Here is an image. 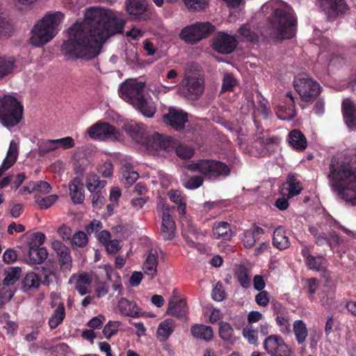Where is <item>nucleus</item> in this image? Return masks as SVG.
<instances>
[{
	"mask_svg": "<svg viewBox=\"0 0 356 356\" xmlns=\"http://www.w3.org/2000/svg\"><path fill=\"white\" fill-rule=\"evenodd\" d=\"M57 149L55 139L41 141L38 144V154L40 156H44L47 153L55 151Z\"/></svg>",
	"mask_w": 356,
	"mask_h": 356,
	"instance_id": "obj_52",
	"label": "nucleus"
},
{
	"mask_svg": "<svg viewBox=\"0 0 356 356\" xmlns=\"http://www.w3.org/2000/svg\"><path fill=\"white\" fill-rule=\"evenodd\" d=\"M158 256L156 250H151L143 264L144 273L153 279L157 275Z\"/></svg>",
	"mask_w": 356,
	"mask_h": 356,
	"instance_id": "obj_30",
	"label": "nucleus"
},
{
	"mask_svg": "<svg viewBox=\"0 0 356 356\" xmlns=\"http://www.w3.org/2000/svg\"><path fill=\"white\" fill-rule=\"evenodd\" d=\"M120 313L127 316L138 318L140 316V308L135 302L122 298L118 302Z\"/></svg>",
	"mask_w": 356,
	"mask_h": 356,
	"instance_id": "obj_29",
	"label": "nucleus"
},
{
	"mask_svg": "<svg viewBox=\"0 0 356 356\" xmlns=\"http://www.w3.org/2000/svg\"><path fill=\"white\" fill-rule=\"evenodd\" d=\"M278 118L282 120H291L296 115L294 97L288 92L275 110Z\"/></svg>",
	"mask_w": 356,
	"mask_h": 356,
	"instance_id": "obj_18",
	"label": "nucleus"
},
{
	"mask_svg": "<svg viewBox=\"0 0 356 356\" xmlns=\"http://www.w3.org/2000/svg\"><path fill=\"white\" fill-rule=\"evenodd\" d=\"M18 156L17 145L15 142L12 140L10 143L7 154L1 165L0 166V177L3 174L11 168L16 162Z\"/></svg>",
	"mask_w": 356,
	"mask_h": 356,
	"instance_id": "obj_27",
	"label": "nucleus"
},
{
	"mask_svg": "<svg viewBox=\"0 0 356 356\" xmlns=\"http://www.w3.org/2000/svg\"><path fill=\"white\" fill-rule=\"evenodd\" d=\"M65 314V305L63 302H60L54 310L52 315L49 319L48 324L49 327L54 330L60 325L63 323Z\"/></svg>",
	"mask_w": 356,
	"mask_h": 356,
	"instance_id": "obj_36",
	"label": "nucleus"
},
{
	"mask_svg": "<svg viewBox=\"0 0 356 356\" xmlns=\"http://www.w3.org/2000/svg\"><path fill=\"white\" fill-rule=\"evenodd\" d=\"M40 284L39 275L35 273H29L23 278L22 288L24 291L27 292L38 289Z\"/></svg>",
	"mask_w": 356,
	"mask_h": 356,
	"instance_id": "obj_41",
	"label": "nucleus"
},
{
	"mask_svg": "<svg viewBox=\"0 0 356 356\" xmlns=\"http://www.w3.org/2000/svg\"><path fill=\"white\" fill-rule=\"evenodd\" d=\"M191 334L196 339H202L207 342L213 339V331L211 326L201 323L191 325Z\"/></svg>",
	"mask_w": 356,
	"mask_h": 356,
	"instance_id": "obj_25",
	"label": "nucleus"
},
{
	"mask_svg": "<svg viewBox=\"0 0 356 356\" xmlns=\"http://www.w3.org/2000/svg\"><path fill=\"white\" fill-rule=\"evenodd\" d=\"M286 184L288 186V198L299 195L302 190L301 182L295 174L287 176Z\"/></svg>",
	"mask_w": 356,
	"mask_h": 356,
	"instance_id": "obj_39",
	"label": "nucleus"
},
{
	"mask_svg": "<svg viewBox=\"0 0 356 356\" xmlns=\"http://www.w3.org/2000/svg\"><path fill=\"white\" fill-rule=\"evenodd\" d=\"M328 177L334 189L355 181L356 154L350 158L332 159Z\"/></svg>",
	"mask_w": 356,
	"mask_h": 356,
	"instance_id": "obj_4",
	"label": "nucleus"
},
{
	"mask_svg": "<svg viewBox=\"0 0 356 356\" xmlns=\"http://www.w3.org/2000/svg\"><path fill=\"white\" fill-rule=\"evenodd\" d=\"M126 10L133 20L145 21L149 18L147 4L144 0H127Z\"/></svg>",
	"mask_w": 356,
	"mask_h": 356,
	"instance_id": "obj_19",
	"label": "nucleus"
},
{
	"mask_svg": "<svg viewBox=\"0 0 356 356\" xmlns=\"http://www.w3.org/2000/svg\"><path fill=\"white\" fill-rule=\"evenodd\" d=\"M106 181L100 180L98 175L91 174L87 176L86 186L87 189L93 194L92 204L95 209H100L104 204L106 194L104 190Z\"/></svg>",
	"mask_w": 356,
	"mask_h": 356,
	"instance_id": "obj_10",
	"label": "nucleus"
},
{
	"mask_svg": "<svg viewBox=\"0 0 356 356\" xmlns=\"http://www.w3.org/2000/svg\"><path fill=\"white\" fill-rule=\"evenodd\" d=\"M238 45L236 37L225 32H219L213 39L212 47L222 54L232 53Z\"/></svg>",
	"mask_w": 356,
	"mask_h": 356,
	"instance_id": "obj_16",
	"label": "nucleus"
},
{
	"mask_svg": "<svg viewBox=\"0 0 356 356\" xmlns=\"http://www.w3.org/2000/svg\"><path fill=\"white\" fill-rule=\"evenodd\" d=\"M218 334L220 338L225 342L234 345L237 337L234 336V331L232 326L227 322L220 321L218 324Z\"/></svg>",
	"mask_w": 356,
	"mask_h": 356,
	"instance_id": "obj_32",
	"label": "nucleus"
},
{
	"mask_svg": "<svg viewBox=\"0 0 356 356\" xmlns=\"http://www.w3.org/2000/svg\"><path fill=\"white\" fill-rule=\"evenodd\" d=\"M122 181L126 187L133 185L139 177L138 172L134 170L131 163H127L122 168Z\"/></svg>",
	"mask_w": 356,
	"mask_h": 356,
	"instance_id": "obj_34",
	"label": "nucleus"
},
{
	"mask_svg": "<svg viewBox=\"0 0 356 356\" xmlns=\"http://www.w3.org/2000/svg\"><path fill=\"white\" fill-rule=\"evenodd\" d=\"M175 327V322L172 318H167L161 322L158 327L157 334L166 340L174 332Z\"/></svg>",
	"mask_w": 356,
	"mask_h": 356,
	"instance_id": "obj_44",
	"label": "nucleus"
},
{
	"mask_svg": "<svg viewBox=\"0 0 356 356\" xmlns=\"http://www.w3.org/2000/svg\"><path fill=\"white\" fill-rule=\"evenodd\" d=\"M338 192L341 198L346 202H350L353 205L356 204V181L350 184L334 188Z\"/></svg>",
	"mask_w": 356,
	"mask_h": 356,
	"instance_id": "obj_33",
	"label": "nucleus"
},
{
	"mask_svg": "<svg viewBox=\"0 0 356 356\" xmlns=\"http://www.w3.org/2000/svg\"><path fill=\"white\" fill-rule=\"evenodd\" d=\"M142 145H145L149 150L170 152L175 148L176 143L173 138L156 132L150 136L147 134Z\"/></svg>",
	"mask_w": 356,
	"mask_h": 356,
	"instance_id": "obj_13",
	"label": "nucleus"
},
{
	"mask_svg": "<svg viewBox=\"0 0 356 356\" xmlns=\"http://www.w3.org/2000/svg\"><path fill=\"white\" fill-rule=\"evenodd\" d=\"M42 348L49 351L53 356H66L70 352V346L65 343L53 346L49 342L45 341L42 344Z\"/></svg>",
	"mask_w": 356,
	"mask_h": 356,
	"instance_id": "obj_40",
	"label": "nucleus"
},
{
	"mask_svg": "<svg viewBox=\"0 0 356 356\" xmlns=\"http://www.w3.org/2000/svg\"><path fill=\"white\" fill-rule=\"evenodd\" d=\"M275 321L280 332L284 334H289L291 332L289 312L284 314H280V316H275Z\"/></svg>",
	"mask_w": 356,
	"mask_h": 356,
	"instance_id": "obj_49",
	"label": "nucleus"
},
{
	"mask_svg": "<svg viewBox=\"0 0 356 356\" xmlns=\"http://www.w3.org/2000/svg\"><path fill=\"white\" fill-rule=\"evenodd\" d=\"M124 131L136 143L142 144L147 136L146 127L135 121L127 122L123 126Z\"/></svg>",
	"mask_w": 356,
	"mask_h": 356,
	"instance_id": "obj_21",
	"label": "nucleus"
},
{
	"mask_svg": "<svg viewBox=\"0 0 356 356\" xmlns=\"http://www.w3.org/2000/svg\"><path fill=\"white\" fill-rule=\"evenodd\" d=\"M326 262V259L323 256H312L307 261L305 264L308 268L311 270H315L316 271H325L326 268L324 264Z\"/></svg>",
	"mask_w": 356,
	"mask_h": 356,
	"instance_id": "obj_47",
	"label": "nucleus"
},
{
	"mask_svg": "<svg viewBox=\"0 0 356 356\" xmlns=\"http://www.w3.org/2000/svg\"><path fill=\"white\" fill-rule=\"evenodd\" d=\"M264 234V229L258 226H254L252 229L245 230L241 238L245 248H252Z\"/></svg>",
	"mask_w": 356,
	"mask_h": 356,
	"instance_id": "obj_26",
	"label": "nucleus"
},
{
	"mask_svg": "<svg viewBox=\"0 0 356 356\" xmlns=\"http://www.w3.org/2000/svg\"><path fill=\"white\" fill-rule=\"evenodd\" d=\"M293 86L302 101L305 102L316 99L322 90L320 84L305 74L296 76Z\"/></svg>",
	"mask_w": 356,
	"mask_h": 356,
	"instance_id": "obj_7",
	"label": "nucleus"
},
{
	"mask_svg": "<svg viewBox=\"0 0 356 356\" xmlns=\"http://www.w3.org/2000/svg\"><path fill=\"white\" fill-rule=\"evenodd\" d=\"M167 313L178 318L184 317L186 314V302L184 299L177 301L170 300Z\"/></svg>",
	"mask_w": 356,
	"mask_h": 356,
	"instance_id": "obj_38",
	"label": "nucleus"
},
{
	"mask_svg": "<svg viewBox=\"0 0 356 356\" xmlns=\"http://www.w3.org/2000/svg\"><path fill=\"white\" fill-rule=\"evenodd\" d=\"M63 18L58 12L45 15L32 29L31 43L35 47H41L51 41L58 33L57 27Z\"/></svg>",
	"mask_w": 356,
	"mask_h": 356,
	"instance_id": "obj_5",
	"label": "nucleus"
},
{
	"mask_svg": "<svg viewBox=\"0 0 356 356\" xmlns=\"http://www.w3.org/2000/svg\"><path fill=\"white\" fill-rule=\"evenodd\" d=\"M26 262L29 265L42 264L48 257V252L45 248L39 247L33 243L28 247Z\"/></svg>",
	"mask_w": 356,
	"mask_h": 356,
	"instance_id": "obj_24",
	"label": "nucleus"
},
{
	"mask_svg": "<svg viewBox=\"0 0 356 356\" xmlns=\"http://www.w3.org/2000/svg\"><path fill=\"white\" fill-rule=\"evenodd\" d=\"M238 33L242 37L243 40L255 43L258 41V35L252 31L248 25L243 24L238 29Z\"/></svg>",
	"mask_w": 356,
	"mask_h": 356,
	"instance_id": "obj_50",
	"label": "nucleus"
},
{
	"mask_svg": "<svg viewBox=\"0 0 356 356\" xmlns=\"http://www.w3.org/2000/svg\"><path fill=\"white\" fill-rule=\"evenodd\" d=\"M293 330L298 343H303L308 335L306 324L302 320L295 321Z\"/></svg>",
	"mask_w": 356,
	"mask_h": 356,
	"instance_id": "obj_45",
	"label": "nucleus"
},
{
	"mask_svg": "<svg viewBox=\"0 0 356 356\" xmlns=\"http://www.w3.org/2000/svg\"><path fill=\"white\" fill-rule=\"evenodd\" d=\"M106 250L109 254H116L121 248L120 241L116 239L110 240L105 245Z\"/></svg>",
	"mask_w": 356,
	"mask_h": 356,
	"instance_id": "obj_64",
	"label": "nucleus"
},
{
	"mask_svg": "<svg viewBox=\"0 0 356 356\" xmlns=\"http://www.w3.org/2000/svg\"><path fill=\"white\" fill-rule=\"evenodd\" d=\"M24 106L15 97L4 95L0 97V123L5 127L17 126L21 122Z\"/></svg>",
	"mask_w": 356,
	"mask_h": 356,
	"instance_id": "obj_6",
	"label": "nucleus"
},
{
	"mask_svg": "<svg viewBox=\"0 0 356 356\" xmlns=\"http://www.w3.org/2000/svg\"><path fill=\"white\" fill-rule=\"evenodd\" d=\"M14 64V58L0 56V79L12 74Z\"/></svg>",
	"mask_w": 356,
	"mask_h": 356,
	"instance_id": "obj_46",
	"label": "nucleus"
},
{
	"mask_svg": "<svg viewBox=\"0 0 356 356\" xmlns=\"http://www.w3.org/2000/svg\"><path fill=\"white\" fill-rule=\"evenodd\" d=\"M14 296V291L9 286H4L0 289V304L3 307Z\"/></svg>",
	"mask_w": 356,
	"mask_h": 356,
	"instance_id": "obj_60",
	"label": "nucleus"
},
{
	"mask_svg": "<svg viewBox=\"0 0 356 356\" xmlns=\"http://www.w3.org/2000/svg\"><path fill=\"white\" fill-rule=\"evenodd\" d=\"M236 276L243 288L248 289L250 287V278L245 268H241L236 273Z\"/></svg>",
	"mask_w": 356,
	"mask_h": 356,
	"instance_id": "obj_57",
	"label": "nucleus"
},
{
	"mask_svg": "<svg viewBox=\"0 0 356 356\" xmlns=\"http://www.w3.org/2000/svg\"><path fill=\"white\" fill-rule=\"evenodd\" d=\"M88 133L91 138L99 140H115L120 137V133L116 127L108 122H97L88 129Z\"/></svg>",
	"mask_w": 356,
	"mask_h": 356,
	"instance_id": "obj_12",
	"label": "nucleus"
},
{
	"mask_svg": "<svg viewBox=\"0 0 356 356\" xmlns=\"http://www.w3.org/2000/svg\"><path fill=\"white\" fill-rule=\"evenodd\" d=\"M163 122L176 131H182L188 122L186 112L175 107H169L168 113L163 116Z\"/></svg>",
	"mask_w": 356,
	"mask_h": 356,
	"instance_id": "obj_14",
	"label": "nucleus"
},
{
	"mask_svg": "<svg viewBox=\"0 0 356 356\" xmlns=\"http://www.w3.org/2000/svg\"><path fill=\"white\" fill-rule=\"evenodd\" d=\"M273 245L280 250H285L289 246V238L286 236L282 227H278L275 229L273 236Z\"/></svg>",
	"mask_w": 356,
	"mask_h": 356,
	"instance_id": "obj_37",
	"label": "nucleus"
},
{
	"mask_svg": "<svg viewBox=\"0 0 356 356\" xmlns=\"http://www.w3.org/2000/svg\"><path fill=\"white\" fill-rule=\"evenodd\" d=\"M70 242L72 246L84 248L88 243V238L85 232L78 231L73 234Z\"/></svg>",
	"mask_w": 356,
	"mask_h": 356,
	"instance_id": "obj_53",
	"label": "nucleus"
},
{
	"mask_svg": "<svg viewBox=\"0 0 356 356\" xmlns=\"http://www.w3.org/2000/svg\"><path fill=\"white\" fill-rule=\"evenodd\" d=\"M289 143L295 149L304 150L307 147V139L298 129H293L289 135Z\"/></svg>",
	"mask_w": 356,
	"mask_h": 356,
	"instance_id": "obj_35",
	"label": "nucleus"
},
{
	"mask_svg": "<svg viewBox=\"0 0 356 356\" xmlns=\"http://www.w3.org/2000/svg\"><path fill=\"white\" fill-rule=\"evenodd\" d=\"M203 164L202 175L208 180H219L230 175V168L222 161L213 159H203Z\"/></svg>",
	"mask_w": 356,
	"mask_h": 356,
	"instance_id": "obj_9",
	"label": "nucleus"
},
{
	"mask_svg": "<svg viewBox=\"0 0 356 356\" xmlns=\"http://www.w3.org/2000/svg\"><path fill=\"white\" fill-rule=\"evenodd\" d=\"M120 323L118 321H109L103 329V334L106 339H110L115 334L118 330Z\"/></svg>",
	"mask_w": 356,
	"mask_h": 356,
	"instance_id": "obj_59",
	"label": "nucleus"
},
{
	"mask_svg": "<svg viewBox=\"0 0 356 356\" xmlns=\"http://www.w3.org/2000/svg\"><path fill=\"white\" fill-rule=\"evenodd\" d=\"M318 5L330 21L344 15L348 8L346 0H318Z\"/></svg>",
	"mask_w": 356,
	"mask_h": 356,
	"instance_id": "obj_15",
	"label": "nucleus"
},
{
	"mask_svg": "<svg viewBox=\"0 0 356 356\" xmlns=\"http://www.w3.org/2000/svg\"><path fill=\"white\" fill-rule=\"evenodd\" d=\"M124 24L125 21L110 9L89 8L83 24L69 29V38L63 42L61 52L68 60H91L99 54L102 44L111 36L122 33Z\"/></svg>",
	"mask_w": 356,
	"mask_h": 356,
	"instance_id": "obj_1",
	"label": "nucleus"
},
{
	"mask_svg": "<svg viewBox=\"0 0 356 356\" xmlns=\"http://www.w3.org/2000/svg\"><path fill=\"white\" fill-rule=\"evenodd\" d=\"M145 86L144 82H124L120 88V97L131 104L145 117L152 118L156 113V107L152 97L145 94Z\"/></svg>",
	"mask_w": 356,
	"mask_h": 356,
	"instance_id": "obj_2",
	"label": "nucleus"
},
{
	"mask_svg": "<svg viewBox=\"0 0 356 356\" xmlns=\"http://www.w3.org/2000/svg\"><path fill=\"white\" fill-rule=\"evenodd\" d=\"M70 195L74 204H81L85 198L83 184L80 179L74 178L70 183Z\"/></svg>",
	"mask_w": 356,
	"mask_h": 356,
	"instance_id": "obj_31",
	"label": "nucleus"
},
{
	"mask_svg": "<svg viewBox=\"0 0 356 356\" xmlns=\"http://www.w3.org/2000/svg\"><path fill=\"white\" fill-rule=\"evenodd\" d=\"M163 216L161 227V235L164 240H172L175 236V222L169 213V206L164 204L162 206Z\"/></svg>",
	"mask_w": 356,
	"mask_h": 356,
	"instance_id": "obj_20",
	"label": "nucleus"
},
{
	"mask_svg": "<svg viewBox=\"0 0 356 356\" xmlns=\"http://www.w3.org/2000/svg\"><path fill=\"white\" fill-rule=\"evenodd\" d=\"M212 233L216 239L230 241L232 238L230 224L225 221L216 222L213 227Z\"/></svg>",
	"mask_w": 356,
	"mask_h": 356,
	"instance_id": "obj_28",
	"label": "nucleus"
},
{
	"mask_svg": "<svg viewBox=\"0 0 356 356\" xmlns=\"http://www.w3.org/2000/svg\"><path fill=\"white\" fill-rule=\"evenodd\" d=\"M13 25L5 17H0V37L10 36Z\"/></svg>",
	"mask_w": 356,
	"mask_h": 356,
	"instance_id": "obj_61",
	"label": "nucleus"
},
{
	"mask_svg": "<svg viewBox=\"0 0 356 356\" xmlns=\"http://www.w3.org/2000/svg\"><path fill=\"white\" fill-rule=\"evenodd\" d=\"M34 197L36 204L41 209H47L51 207L58 198V195H50L48 196L42 197L40 194L38 193H36Z\"/></svg>",
	"mask_w": 356,
	"mask_h": 356,
	"instance_id": "obj_48",
	"label": "nucleus"
},
{
	"mask_svg": "<svg viewBox=\"0 0 356 356\" xmlns=\"http://www.w3.org/2000/svg\"><path fill=\"white\" fill-rule=\"evenodd\" d=\"M56 277V272L54 269L47 268L42 267L40 274V283L44 285H49L53 282V278Z\"/></svg>",
	"mask_w": 356,
	"mask_h": 356,
	"instance_id": "obj_55",
	"label": "nucleus"
},
{
	"mask_svg": "<svg viewBox=\"0 0 356 356\" xmlns=\"http://www.w3.org/2000/svg\"><path fill=\"white\" fill-rule=\"evenodd\" d=\"M268 22L277 40H289L296 34L297 18L293 10L289 6L274 8Z\"/></svg>",
	"mask_w": 356,
	"mask_h": 356,
	"instance_id": "obj_3",
	"label": "nucleus"
},
{
	"mask_svg": "<svg viewBox=\"0 0 356 356\" xmlns=\"http://www.w3.org/2000/svg\"><path fill=\"white\" fill-rule=\"evenodd\" d=\"M238 81L234 76L231 73H225L223 76L221 93L233 91Z\"/></svg>",
	"mask_w": 356,
	"mask_h": 356,
	"instance_id": "obj_51",
	"label": "nucleus"
},
{
	"mask_svg": "<svg viewBox=\"0 0 356 356\" xmlns=\"http://www.w3.org/2000/svg\"><path fill=\"white\" fill-rule=\"evenodd\" d=\"M51 247L56 253L60 270L70 271L72 267V258L70 248L58 240H54Z\"/></svg>",
	"mask_w": 356,
	"mask_h": 356,
	"instance_id": "obj_17",
	"label": "nucleus"
},
{
	"mask_svg": "<svg viewBox=\"0 0 356 356\" xmlns=\"http://www.w3.org/2000/svg\"><path fill=\"white\" fill-rule=\"evenodd\" d=\"M175 151L177 156L182 159H189L194 155V149L185 145L177 146Z\"/></svg>",
	"mask_w": 356,
	"mask_h": 356,
	"instance_id": "obj_56",
	"label": "nucleus"
},
{
	"mask_svg": "<svg viewBox=\"0 0 356 356\" xmlns=\"http://www.w3.org/2000/svg\"><path fill=\"white\" fill-rule=\"evenodd\" d=\"M264 348L270 356H292L293 354V349L277 334L267 337L264 341Z\"/></svg>",
	"mask_w": 356,
	"mask_h": 356,
	"instance_id": "obj_11",
	"label": "nucleus"
},
{
	"mask_svg": "<svg viewBox=\"0 0 356 356\" xmlns=\"http://www.w3.org/2000/svg\"><path fill=\"white\" fill-rule=\"evenodd\" d=\"M204 89L203 82L197 79L191 77L186 79V85L182 88L181 92L188 99H197L202 94Z\"/></svg>",
	"mask_w": 356,
	"mask_h": 356,
	"instance_id": "obj_22",
	"label": "nucleus"
},
{
	"mask_svg": "<svg viewBox=\"0 0 356 356\" xmlns=\"http://www.w3.org/2000/svg\"><path fill=\"white\" fill-rule=\"evenodd\" d=\"M214 30L215 26L210 22H197L182 29L179 38L186 43L195 44L208 37Z\"/></svg>",
	"mask_w": 356,
	"mask_h": 356,
	"instance_id": "obj_8",
	"label": "nucleus"
},
{
	"mask_svg": "<svg viewBox=\"0 0 356 356\" xmlns=\"http://www.w3.org/2000/svg\"><path fill=\"white\" fill-rule=\"evenodd\" d=\"M92 283V277L87 273H81L75 283V289L81 296L89 293L88 286Z\"/></svg>",
	"mask_w": 356,
	"mask_h": 356,
	"instance_id": "obj_42",
	"label": "nucleus"
},
{
	"mask_svg": "<svg viewBox=\"0 0 356 356\" xmlns=\"http://www.w3.org/2000/svg\"><path fill=\"white\" fill-rule=\"evenodd\" d=\"M5 277L3 284L6 286L14 285L20 278L22 268L19 267H10L5 271Z\"/></svg>",
	"mask_w": 356,
	"mask_h": 356,
	"instance_id": "obj_43",
	"label": "nucleus"
},
{
	"mask_svg": "<svg viewBox=\"0 0 356 356\" xmlns=\"http://www.w3.org/2000/svg\"><path fill=\"white\" fill-rule=\"evenodd\" d=\"M203 184V178L201 176H193L186 180L183 185L188 189H195Z\"/></svg>",
	"mask_w": 356,
	"mask_h": 356,
	"instance_id": "obj_62",
	"label": "nucleus"
},
{
	"mask_svg": "<svg viewBox=\"0 0 356 356\" xmlns=\"http://www.w3.org/2000/svg\"><path fill=\"white\" fill-rule=\"evenodd\" d=\"M212 298L215 301H222L226 298V293L223 289L222 284L217 283L212 291Z\"/></svg>",
	"mask_w": 356,
	"mask_h": 356,
	"instance_id": "obj_63",
	"label": "nucleus"
},
{
	"mask_svg": "<svg viewBox=\"0 0 356 356\" xmlns=\"http://www.w3.org/2000/svg\"><path fill=\"white\" fill-rule=\"evenodd\" d=\"M341 111L346 126L352 130L356 129V105L354 102L349 98L343 99Z\"/></svg>",
	"mask_w": 356,
	"mask_h": 356,
	"instance_id": "obj_23",
	"label": "nucleus"
},
{
	"mask_svg": "<svg viewBox=\"0 0 356 356\" xmlns=\"http://www.w3.org/2000/svg\"><path fill=\"white\" fill-rule=\"evenodd\" d=\"M186 8L191 11H202L208 6V0H184Z\"/></svg>",
	"mask_w": 356,
	"mask_h": 356,
	"instance_id": "obj_54",
	"label": "nucleus"
},
{
	"mask_svg": "<svg viewBox=\"0 0 356 356\" xmlns=\"http://www.w3.org/2000/svg\"><path fill=\"white\" fill-rule=\"evenodd\" d=\"M98 172L105 178H111L113 174V165L110 160H107L99 166Z\"/></svg>",
	"mask_w": 356,
	"mask_h": 356,
	"instance_id": "obj_58",
	"label": "nucleus"
}]
</instances>
